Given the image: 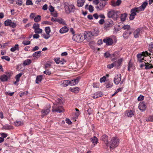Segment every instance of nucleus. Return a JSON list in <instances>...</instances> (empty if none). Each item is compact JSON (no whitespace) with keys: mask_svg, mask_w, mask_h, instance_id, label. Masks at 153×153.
Listing matches in <instances>:
<instances>
[{"mask_svg":"<svg viewBox=\"0 0 153 153\" xmlns=\"http://www.w3.org/2000/svg\"><path fill=\"white\" fill-rule=\"evenodd\" d=\"M148 3L147 1H145L139 7H135L131 9L130 14L129 16L130 20H133L135 18V16L137 14V13H139L140 11H143L146 6Z\"/></svg>","mask_w":153,"mask_h":153,"instance_id":"1","label":"nucleus"},{"mask_svg":"<svg viewBox=\"0 0 153 153\" xmlns=\"http://www.w3.org/2000/svg\"><path fill=\"white\" fill-rule=\"evenodd\" d=\"M120 12L119 11L110 10L108 12L107 15L109 18H112L115 20H117L119 17Z\"/></svg>","mask_w":153,"mask_h":153,"instance_id":"2","label":"nucleus"},{"mask_svg":"<svg viewBox=\"0 0 153 153\" xmlns=\"http://www.w3.org/2000/svg\"><path fill=\"white\" fill-rule=\"evenodd\" d=\"M119 143V141L118 138L114 137L111 139L109 143H108V146H110L111 149H113L116 147L118 146Z\"/></svg>","mask_w":153,"mask_h":153,"instance_id":"3","label":"nucleus"},{"mask_svg":"<svg viewBox=\"0 0 153 153\" xmlns=\"http://www.w3.org/2000/svg\"><path fill=\"white\" fill-rule=\"evenodd\" d=\"M72 39L78 42H81L84 40L83 36L82 34H76L74 35L72 37Z\"/></svg>","mask_w":153,"mask_h":153,"instance_id":"4","label":"nucleus"},{"mask_svg":"<svg viewBox=\"0 0 153 153\" xmlns=\"http://www.w3.org/2000/svg\"><path fill=\"white\" fill-rule=\"evenodd\" d=\"M63 110V109L62 107L60 106L59 105H58L56 104L53 103L52 109V112L61 113Z\"/></svg>","mask_w":153,"mask_h":153,"instance_id":"5","label":"nucleus"},{"mask_svg":"<svg viewBox=\"0 0 153 153\" xmlns=\"http://www.w3.org/2000/svg\"><path fill=\"white\" fill-rule=\"evenodd\" d=\"M101 139L104 142V148L105 149H107L108 146V136L106 134H104L101 137Z\"/></svg>","mask_w":153,"mask_h":153,"instance_id":"6","label":"nucleus"},{"mask_svg":"<svg viewBox=\"0 0 153 153\" xmlns=\"http://www.w3.org/2000/svg\"><path fill=\"white\" fill-rule=\"evenodd\" d=\"M80 79L79 77H77L75 79L71 80H68V85H70L73 86L76 85L79 82Z\"/></svg>","mask_w":153,"mask_h":153,"instance_id":"7","label":"nucleus"},{"mask_svg":"<svg viewBox=\"0 0 153 153\" xmlns=\"http://www.w3.org/2000/svg\"><path fill=\"white\" fill-rule=\"evenodd\" d=\"M51 108L50 105L48 104L44 109L42 110V112L45 115L48 114L50 112Z\"/></svg>","mask_w":153,"mask_h":153,"instance_id":"8","label":"nucleus"},{"mask_svg":"<svg viewBox=\"0 0 153 153\" xmlns=\"http://www.w3.org/2000/svg\"><path fill=\"white\" fill-rule=\"evenodd\" d=\"M84 37V39H87L88 40L91 39V37L92 36V34L91 31H85L84 33L82 34Z\"/></svg>","mask_w":153,"mask_h":153,"instance_id":"9","label":"nucleus"},{"mask_svg":"<svg viewBox=\"0 0 153 153\" xmlns=\"http://www.w3.org/2000/svg\"><path fill=\"white\" fill-rule=\"evenodd\" d=\"M146 107V103L144 102H140L138 106L139 109L142 111H145Z\"/></svg>","mask_w":153,"mask_h":153,"instance_id":"10","label":"nucleus"},{"mask_svg":"<svg viewBox=\"0 0 153 153\" xmlns=\"http://www.w3.org/2000/svg\"><path fill=\"white\" fill-rule=\"evenodd\" d=\"M121 76L120 74H118L115 76L114 79V82L116 85L118 84L121 80Z\"/></svg>","mask_w":153,"mask_h":153,"instance_id":"11","label":"nucleus"},{"mask_svg":"<svg viewBox=\"0 0 153 153\" xmlns=\"http://www.w3.org/2000/svg\"><path fill=\"white\" fill-rule=\"evenodd\" d=\"M122 1L121 0H117L115 2L114 1L112 0L110 4L114 7H115L116 6H119L121 4Z\"/></svg>","mask_w":153,"mask_h":153,"instance_id":"12","label":"nucleus"},{"mask_svg":"<svg viewBox=\"0 0 153 153\" xmlns=\"http://www.w3.org/2000/svg\"><path fill=\"white\" fill-rule=\"evenodd\" d=\"M103 42L105 43L106 45H111L113 42V41L112 39L109 38L104 39L103 40Z\"/></svg>","mask_w":153,"mask_h":153,"instance_id":"13","label":"nucleus"},{"mask_svg":"<svg viewBox=\"0 0 153 153\" xmlns=\"http://www.w3.org/2000/svg\"><path fill=\"white\" fill-rule=\"evenodd\" d=\"M151 55L150 53H149L147 51L145 52H143L142 53V54L139 53L137 55V57L138 59H141L142 56H150Z\"/></svg>","mask_w":153,"mask_h":153,"instance_id":"14","label":"nucleus"},{"mask_svg":"<svg viewBox=\"0 0 153 153\" xmlns=\"http://www.w3.org/2000/svg\"><path fill=\"white\" fill-rule=\"evenodd\" d=\"M131 31L130 30H126L124 32L123 34V36L125 39H127L131 34Z\"/></svg>","mask_w":153,"mask_h":153,"instance_id":"15","label":"nucleus"},{"mask_svg":"<svg viewBox=\"0 0 153 153\" xmlns=\"http://www.w3.org/2000/svg\"><path fill=\"white\" fill-rule=\"evenodd\" d=\"M69 90L75 94H77L79 92L80 88L77 87H76L74 88H70L69 89Z\"/></svg>","mask_w":153,"mask_h":153,"instance_id":"16","label":"nucleus"},{"mask_svg":"<svg viewBox=\"0 0 153 153\" xmlns=\"http://www.w3.org/2000/svg\"><path fill=\"white\" fill-rule=\"evenodd\" d=\"M140 28H137L136 29L134 32V37L135 38H138L140 35V31L141 30Z\"/></svg>","mask_w":153,"mask_h":153,"instance_id":"17","label":"nucleus"},{"mask_svg":"<svg viewBox=\"0 0 153 153\" xmlns=\"http://www.w3.org/2000/svg\"><path fill=\"white\" fill-rule=\"evenodd\" d=\"M119 53L118 51H116L111 56V58L114 59H116L119 57Z\"/></svg>","mask_w":153,"mask_h":153,"instance_id":"18","label":"nucleus"},{"mask_svg":"<svg viewBox=\"0 0 153 153\" xmlns=\"http://www.w3.org/2000/svg\"><path fill=\"white\" fill-rule=\"evenodd\" d=\"M134 112H135L132 110H128L126 111L125 114L128 117H131L134 115Z\"/></svg>","mask_w":153,"mask_h":153,"instance_id":"19","label":"nucleus"},{"mask_svg":"<svg viewBox=\"0 0 153 153\" xmlns=\"http://www.w3.org/2000/svg\"><path fill=\"white\" fill-rule=\"evenodd\" d=\"M55 61L57 64L60 63L61 64H63L64 62H66V61L64 59L57 58L55 59Z\"/></svg>","mask_w":153,"mask_h":153,"instance_id":"20","label":"nucleus"},{"mask_svg":"<svg viewBox=\"0 0 153 153\" xmlns=\"http://www.w3.org/2000/svg\"><path fill=\"white\" fill-rule=\"evenodd\" d=\"M102 93L100 91H99L94 94L93 97L94 99H95L102 96Z\"/></svg>","mask_w":153,"mask_h":153,"instance_id":"21","label":"nucleus"},{"mask_svg":"<svg viewBox=\"0 0 153 153\" xmlns=\"http://www.w3.org/2000/svg\"><path fill=\"white\" fill-rule=\"evenodd\" d=\"M127 16V13L121 14L120 17L121 21L122 22L125 21Z\"/></svg>","mask_w":153,"mask_h":153,"instance_id":"22","label":"nucleus"},{"mask_svg":"<svg viewBox=\"0 0 153 153\" xmlns=\"http://www.w3.org/2000/svg\"><path fill=\"white\" fill-rule=\"evenodd\" d=\"M75 7L74 5H70L68 6V11L69 13L74 12L75 10Z\"/></svg>","mask_w":153,"mask_h":153,"instance_id":"23","label":"nucleus"},{"mask_svg":"<svg viewBox=\"0 0 153 153\" xmlns=\"http://www.w3.org/2000/svg\"><path fill=\"white\" fill-rule=\"evenodd\" d=\"M98 4H99V5L95 7L97 10H103L105 7L100 2H99Z\"/></svg>","mask_w":153,"mask_h":153,"instance_id":"24","label":"nucleus"},{"mask_svg":"<svg viewBox=\"0 0 153 153\" xmlns=\"http://www.w3.org/2000/svg\"><path fill=\"white\" fill-rule=\"evenodd\" d=\"M123 61V59L121 58L117 61L114 62V66H120L121 65V63Z\"/></svg>","mask_w":153,"mask_h":153,"instance_id":"25","label":"nucleus"},{"mask_svg":"<svg viewBox=\"0 0 153 153\" xmlns=\"http://www.w3.org/2000/svg\"><path fill=\"white\" fill-rule=\"evenodd\" d=\"M145 64V69L146 70H148L151 69L153 68V66L151 64H150L148 63L144 62Z\"/></svg>","mask_w":153,"mask_h":153,"instance_id":"26","label":"nucleus"},{"mask_svg":"<svg viewBox=\"0 0 153 153\" xmlns=\"http://www.w3.org/2000/svg\"><path fill=\"white\" fill-rule=\"evenodd\" d=\"M91 142L94 144V146H95V144H96L98 142V139L95 136H94L91 138Z\"/></svg>","mask_w":153,"mask_h":153,"instance_id":"27","label":"nucleus"},{"mask_svg":"<svg viewBox=\"0 0 153 153\" xmlns=\"http://www.w3.org/2000/svg\"><path fill=\"white\" fill-rule=\"evenodd\" d=\"M77 6L79 7H82L85 3L84 0H78L77 1Z\"/></svg>","mask_w":153,"mask_h":153,"instance_id":"28","label":"nucleus"},{"mask_svg":"<svg viewBox=\"0 0 153 153\" xmlns=\"http://www.w3.org/2000/svg\"><path fill=\"white\" fill-rule=\"evenodd\" d=\"M113 24V22L111 19H109L107 22V23L106 24L105 26L106 27H109L112 26Z\"/></svg>","mask_w":153,"mask_h":153,"instance_id":"29","label":"nucleus"},{"mask_svg":"<svg viewBox=\"0 0 153 153\" xmlns=\"http://www.w3.org/2000/svg\"><path fill=\"white\" fill-rule=\"evenodd\" d=\"M16 50H19V45L18 44L16 45L14 47L10 49V51L13 52H14Z\"/></svg>","mask_w":153,"mask_h":153,"instance_id":"30","label":"nucleus"},{"mask_svg":"<svg viewBox=\"0 0 153 153\" xmlns=\"http://www.w3.org/2000/svg\"><path fill=\"white\" fill-rule=\"evenodd\" d=\"M0 78L1 81L4 82L7 81V80L8 77L7 75H3L1 76Z\"/></svg>","mask_w":153,"mask_h":153,"instance_id":"31","label":"nucleus"},{"mask_svg":"<svg viewBox=\"0 0 153 153\" xmlns=\"http://www.w3.org/2000/svg\"><path fill=\"white\" fill-rule=\"evenodd\" d=\"M59 32L61 33H63L67 32V27L66 26L63 27L60 29Z\"/></svg>","mask_w":153,"mask_h":153,"instance_id":"32","label":"nucleus"},{"mask_svg":"<svg viewBox=\"0 0 153 153\" xmlns=\"http://www.w3.org/2000/svg\"><path fill=\"white\" fill-rule=\"evenodd\" d=\"M69 31V33L71 34V35H73V36L75 34V31L74 30V29L72 28H71L69 29H68V32Z\"/></svg>","mask_w":153,"mask_h":153,"instance_id":"33","label":"nucleus"},{"mask_svg":"<svg viewBox=\"0 0 153 153\" xmlns=\"http://www.w3.org/2000/svg\"><path fill=\"white\" fill-rule=\"evenodd\" d=\"M91 32L92 36H97L98 35L99 31L98 30H94L92 31H91Z\"/></svg>","mask_w":153,"mask_h":153,"instance_id":"34","label":"nucleus"},{"mask_svg":"<svg viewBox=\"0 0 153 153\" xmlns=\"http://www.w3.org/2000/svg\"><path fill=\"white\" fill-rule=\"evenodd\" d=\"M42 79V76L41 75L38 76L37 77L36 80V83H39L41 82Z\"/></svg>","mask_w":153,"mask_h":153,"instance_id":"35","label":"nucleus"},{"mask_svg":"<svg viewBox=\"0 0 153 153\" xmlns=\"http://www.w3.org/2000/svg\"><path fill=\"white\" fill-rule=\"evenodd\" d=\"M62 87H65L67 86V80H65L62 81L60 82Z\"/></svg>","mask_w":153,"mask_h":153,"instance_id":"36","label":"nucleus"},{"mask_svg":"<svg viewBox=\"0 0 153 153\" xmlns=\"http://www.w3.org/2000/svg\"><path fill=\"white\" fill-rule=\"evenodd\" d=\"M15 125L16 126H22L23 125V122L22 121H16L15 122Z\"/></svg>","mask_w":153,"mask_h":153,"instance_id":"37","label":"nucleus"},{"mask_svg":"<svg viewBox=\"0 0 153 153\" xmlns=\"http://www.w3.org/2000/svg\"><path fill=\"white\" fill-rule=\"evenodd\" d=\"M12 21L11 20L7 19L4 22V25L5 26H10Z\"/></svg>","mask_w":153,"mask_h":153,"instance_id":"38","label":"nucleus"},{"mask_svg":"<svg viewBox=\"0 0 153 153\" xmlns=\"http://www.w3.org/2000/svg\"><path fill=\"white\" fill-rule=\"evenodd\" d=\"M31 62V61L30 59H27L24 61L23 65H29Z\"/></svg>","mask_w":153,"mask_h":153,"instance_id":"39","label":"nucleus"},{"mask_svg":"<svg viewBox=\"0 0 153 153\" xmlns=\"http://www.w3.org/2000/svg\"><path fill=\"white\" fill-rule=\"evenodd\" d=\"M61 100H62V98H59L57 99L56 100V102L54 103L55 104H57L58 105H59V104H60L62 102V101Z\"/></svg>","mask_w":153,"mask_h":153,"instance_id":"40","label":"nucleus"},{"mask_svg":"<svg viewBox=\"0 0 153 153\" xmlns=\"http://www.w3.org/2000/svg\"><path fill=\"white\" fill-rule=\"evenodd\" d=\"M41 16L38 15L34 19V20L36 22H39L41 20Z\"/></svg>","mask_w":153,"mask_h":153,"instance_id":"41","label":"nucleus"},{"mask_svg":"<svg viewBox=\"0 0 153 153\" xmlns=\"http://www.w3.org/2000/svg\"><path fill=\"white\" fill-rule=\"evenodd\" d=\"M22 74L21 73H19L16 76V79L17 82H19L20 77L22 76Z\"/></svg>","mask_w":153,"mask_h":153,"instance_id":"42","label":"nucleus"},{"mask_svg":"<svg viewBox=\"0 0 153 153\" xmlns=\"http://www.w3.org/2000/svg\"><path fill=\"white\" fill-rule=\"evenodd\" d=\"M39 27V25L38 23H34L33 26V28L35 30L37 29H38Z\"/></svg>","mask_w":153,"mask_h":153,"instance_id":"43","label":"nucleus"},{"mask_svg":"<svg viewBox=\"0 0 153 153\" xmlns=\"http://www.w3.org/2000/svg\"><path fill=\"white\" fill-rule=\"evenodd\" d=\"M57 22L59 23L62 25H65V21L61 18L58 19Z\"/></svg>","mask_w":153,"mask_h":153,"instance_id":"44","label":"nucleus"},{"mask_svg":"<svg viewBox=\"0 0 153 153\" xmlns=\"http://www.w3.org/2000/svg\"><path fill=\"white\" fill-rule=\"evenodd\" d=\"M42 30L41 29L39 28L34 30V32L36 33H41L42 32Z\"/></svg>","mask_w":153,"mask_h":153,"instance_id":"45","label":"nucleus"},{"mask_svg":"<svg viewBox=\"0 0 153 153\" xmlns=\"http://www.w3.org/2000/svg\"><path fill=\"white\" fill-rule=\"evenodd\" d=\"M123 28L124 30H130V25H125L123 27Z\"/></svg>","mask_w":153,"mask_h":153,"instance_id":"46","label":"nucleus"},{"mask_svg":"<svg viewBox=\"0 0 153 153\" xmlns=\"http://www.w3.org/2000/svg\"><path fill=\"white\" fill-rule=\"evenodd\" d=\"M1 58L2 59H5L6 60H7L8 61H9L10 60V58L9 57H8V56H2L1 57Z\"/></svg>","mask_w":153,"mask_h":153,"instance_id":"47","label":"nucleus"},{"mask_svg":"<svg viewBox=\"0 0 153 153\" xmlns=\"http://www.w3.org/2000/svg\"><path fill=\"white\" fill-rule=\"evenodd\" d=\"M4 127L5 129L7 130L11 129L13 128V127L12 126L9 125H5L4 126Z\"/></svg>","mask_w":153,"mask_h":153,"instance_id":"48","label":"nucleus"},{"mask_svg":"<svg viewBox=\"0 0 153 153\" xmlns=\"http://www.w3.org/2000/svg\"><path fill=\"white\" fill-rule=\"evenodd\" d=\"M45 31L47 34H49L51 32L50 28L49 27H46L45 28Z\"/></svg>","mask_w":153,"mask_h":153,"instance_id":"49","label":"nucleus"},{"mask_svg":"<svg viewBox=\"0 0 153 153\" xmlns=\"http://www.w3.org/2000/svg\"><path fill=\"white\" fill-rule=\"evenodd\" d=\"M51 65V63L50 62H47L45 65V68L47 69L49 67H50Z\"/></svg>","mask_w":153,"mask_h":153,"instance_id":"50","label":"nucleus"},{"mask_svg":"<svg viewBox=\"0 0 153 153\" xmlns=\"http://www.w3.org/2000/svg\"><path fill=\"white\" fill-rule=\"evenodd\" d=\"M41 51H38L34 53L33 54V57H36L38 56L39 54L41 53Z\"/></svg>","mask_w":153,"mask_h":153,"instance_id":"51","label":"nucleus"},{"mask_svg":"<svg viewBox=\"0 0 153 153\" xmlns=\"http://www.w3.org/2000/svg\"><path fill=\"white\" fill-rule=\"evenodd\" d=\"M88 10L91 13H92L93 11L94 10V7L92 5H89Z\"/></svg>","mask_w":153,"mask_h":153,"instance_id":"52","label":"nucleus"},{"mask_svg":"<svg viewBox=\"0 0 153 153\" xmlns=\"http://www.w3.org/2000/svg\"><path fill=\"white\" fill-rule=\"evenodd\" d=\"M144 98V96L140 95L138 97L137 100L139 101H142L143 100Z\"/></svg>","mask_w":153,"mask_h":153,"instance_id":"53","label":"nucleus"},{"mask_svg":"<svg viewBox=\"0 0 153 153\" xmlns=\"http://www.w3.org/2000/svg\"><path fill=\"white\" fill-rule=\"evenodd\" d=\"M26 4L27 5H33V3L32 1L30 0H27L26 3Z\"/></svg>","mask_w":153,"mask_h":153,"instance_id":"54","label":"nucleus"},{"mask_svg":"<svg viewBox=\"0 0 153 153\" xmlns=\"http://www.w3.org/2000/svg\"><path fill=\"white\" fill-rule=\"evenodd\" d=\"M30 43V41H25L22 42V44L25 45H28Z\"/></svg>","mask_w":153,"mask_h":153,"instance_id":"55","label":"nucleus"},{"mask_svg":"<svg viewBox=\"0 0 153 153\" xmlns=\"http://www.w3.org/2000/svg\"><path fill=\"white\" fill-rule=\"evenodd\" d=\"M111 54L108 52H106L104 53V56L106 58L109 57V56L111 57Z\"/></svg>","mask_w":153,"mask_h":153,"instance_id":"56","label":"nucleus"},{"mask_svg":"<svg viewBox=\"0 0 153 153\" xmlns=\"http://www.w3.org/2000/svg\"><path fill=\"white\" fill-rule=\"evenodd\" d=\"M106 79V77L105 76H103L102 78H101L100 79V82L102 83L105 81Z\"/></svg>","mask_w":153,"mask_h":153,"instance_id":"57","label":"nucleus"},{"mask_svg":"<svg viewBox=\"0 0 153 153\" xmlns=\"http://www.w3.org/2000/svg\"><path fill=\"white\" fill-rule=\"evenodd\" d=\"M43 73L47 75H50L51 74V72L48 70H46L44 71Z\"/></svg>","mask_w":153,"mask_h":153,"instance_id":"58","label":"nucleus"},{"mask_svg":"<svg viewBox=\"0 0 153 153\" xmlns=\"http://www.w3.org/2000/svg\"><path fill=\"white\" fill-rule=\"evenodd\" d=\"M10 27H12V28H15L16 26V24L14 22H11V23L10 25Z\"/></svg>","mask_w":153,"mask_h":153,"instance_id":"59","label":"nucleus"},{"mask_svg":"<svg viewBox=\"0 0 153 153\" xmlns=\"http://www.w3.org/2000/svg\"><path fill=\"white\" fill-rule=\"evenodd\" d=\"M114 62L113 63L108 65H107V68L109 69H111L112 68L114 67Z\"/></svg>","mask_w":153,"mask_h":153,"instance_id":"60","label":"nucleus"},{"mask_svg":"<svg viewBox=\"0 0 153 153\" xmlns=\"http://www.w3.org/2000/svg\"><path fill=\"white\" fill-rule=\"evenodd\" d=\"M43 36L46 39H48L50 37V35L49 34L46 35L45 34H43Z\"/></svg>","mask_w":153,"mask_h":153,"instance_id":"61","label":"nucleus"},{"mask_svg":"<svg viewBox=\"0 0 153 153\" xmlns=\"http://www.w3.org/2000/svg\"><path fill=\"white\" fill-rule=\"evenodd\" d=\"M49 10L51 12H53L54 11V7L52 6H50L49 7Z\"/></svg>","mask_w":153,"mask_h":153,"instance_id":"62","label":"nucleus"},{"mask_svg":"<svg viewBox=\"0 0 153 153\" xmlns=\"http://www.w3.org/2000/svg\"><path fill=\"white\" fill-rule=\"evenodd\" d=\"M28 92L27 91H25V92H22L21 93V94L20 95V97H22L23 95H26L27 94H28Z\"/></svg>","mask_w":153,"mask_h":153,"instance_id":"63","label":"nucleus"},{"mask_svg":"<svg viewBox=\"0 0 153 153\" xmlns=\"http://www.w3.org/2000/svg\"><path fill=\"white\" fill-rule=\"evenodd\" d=\"M22 1L23 0H18V1L16 2V3L19 5H22Z\"/></svg>","mask_w":153,"mask_h":153,"instance_id":"64","label":"nucleus"}]
</instances>
